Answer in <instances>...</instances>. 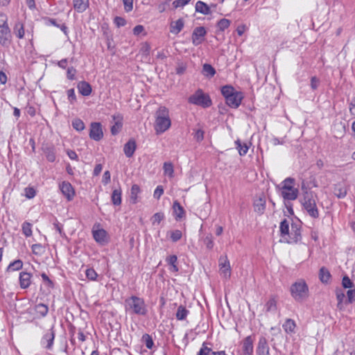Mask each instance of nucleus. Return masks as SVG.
Returning <instances> with one entry per match:
<instances>
[{"label": "nucleus", "instance_id": "obj_1", "mask_svg": "<svg viewBox=\"0 0 355 355\" xmlns=\"http://www.w3.org/2000/svg\"><path fill=\"white\" fill-rule=\"evenodd\" d=\"M295 182L294 178H286L277 186L280 189V196L284 200V205L291 215L294 214L291 201L296 200L299 195L298 189L294 187Z\"/></svg>", "mask_w": 355, "mask_h": 355}, {"label": "nucleus", "instance_id": "obj_2", "mask_svg": "<svg viewBox=\"0 0 355 355\" xmlns=\"http://www.w3.org/2000/svg\"><path fill=\"white\" fill-rule=\"evenodd\" d=\"M124 308L125 312L130 315L146 316L148 312L144 299L137 295L127 297L124 301Z\"/></svg>", "mask_w": 355, "mask_h": 355}, {"label": "nucleus", "instance_id": "obj_3", "mask_svg": "<svg viewBox=\"0 0 355 355\" xmlns=\"http://www.w3.org/2000/svg\"><path fill=\"white\" fill-rule=\"evenodd\" d=\"M302 190L303 191V196L300 202L304 209L311 217L318 218L319 217V211L316 205V196L313 191L307 190L304 182L302 185Z\"/></svg>", "mask_w": 355, "mask_h": 355}, {"label": "nucleus", "instance_id": "obj_4", "mask_svg": "<svg viewBox=\"0 0 355 355\" xmlns=\"http://www.w3.org/2000/svg\"><path fill=\"white\" fill-rule=\"evenodd\" d=\"M171 125L168 109L165 106H160L155 112V130L157 134L164 132Z\"/></svg>", "mask_w": 355, "mask_h": 355}, {"label": "nucleus", "instance_id": "obj_5", "mask_svg": "<svg viewBox=\"0 0 355 355\" xmlns=\"http://www.w3.org/2000/svg\"><path fill=\"white\" fill-rule=\"evenodd\" d=\"M221 93L225 98L227 105L232 108H237L243 98V93L236 91L232 85L222 87Z\"/></svg>", "mask_w": 355, "mask_h": 355}, {"label": "nucleus", "instance_id": "obj_6", "mask_svg": "<svg viewBox=\"0 0 355 355\" xmlns=\"http://www.w3.org/2000/svg\"><path fill=\"white\" fill-rule=\"evenodd\" d=\"M290 291L293 299L299 302H303L309 296V287L303 279H299L293 283Z\"/></svg>", "mask_w": 355, "mask_h": 355}, {"label": "nucleus", "instance_id": "obj_7", "mask_svg": "<svg viewBox=\"0 0 355 355\" xmlns=\"http://www.w3.org/2000/svg\"><path fill=\"white\" fill-rule=\"evenodd\" d=\"M190 104L200 106L206 108L211 105V100L208 94H206L200 89H198L193 94L188 98Z\"/></svg>", "mask_w": 355, "mask_h": 355}, {"label": "nucleus", "instance_id": "obj_8", "mask_svg": "<svg viewBox=\"0 0 355 355\" xmlns=\"http://www.w3.org/2000/svg\"><path fill=\"white\" fill-rule=\"evenodd\" d=\"M207 34V31L204 26H197L193 29L191 35L192 44L194 46H198L201 44L204 40L205 37Z\"/></svg>", "mask_w": 355, "mask_h": 355}, {"label": "nucleus", "instance_id": "obj_9", "mask_svg": "<svg viewBox=\"0 0 355 355\" xmlns=\"http://www.w3.org/2000/svg\"><path fill=\"white\" fill-rule=\"evenodd\" d=\"M95 225L92 229V236L95 241L101 245H104L108 242L107 233L103 228H98L95 230ZM100 225H97L99 227Z\"/></svg>", "mask_w": 355, "mask_h": 355}, {"label": "nucleus", "instance_id": "obj_10", "mask_svg": "<svg viewBox=\"0 0 355 355\" xmlns=\"http://www.w3.org/2000/svg\"><path fill=\"white\" fill-rule=\"evenodd\" d=\"M55 333L53 327L47 330L41 339V345L46 349L50 350L53 348Z\"/></svg>", "mask_w": 355, "mask_h": 355}, {"label": "nucleus", "instance_id": "obj_11", "mask_svg": "<svg viewBox=\"0 0 355 355\" xmlns=\"http://www.w3.org/2000/svg\"><path fill=\"white\" fill-rule=\"evenodd\" d=\"M59 189L68 201H71L75 196V190L71 183L63 181L59 184Z\"/></svg>", "mask_w": 355, "mask_h": 355}, {"label": "nucleus", "instance_id": "obj_12", "mask_svg": "<svg viewBox=\"0 0 355 355\" xmlns=\"http://www.w3.org/2000/svg\"><path fill=\"white\" fill-rule=\"evenodd\" d=\"M301 239V227L297 223H292L288 238H286L288 243H297Z\"/></svg>", "mask_w": 355, "mask_h": 355}, {"label": "nucleus", "instance_id": "obj_13", "mask_svg": "<svg viewBox=\"0 0 355 355\" xmlns=\"http://www.w3.org/2000/svg\"><path fill=\"white\" fill-rule=\"evenodd\" d=\"M103 137L101 124L93 122L90 125L89 137L94 141H100Z\"/></svg>", "mask_w": 355, "mask_h": 355}, {"label": "nucleus", "instance_id": "obj_14", "mask_svg": "<svg viewBox=\"0 0 355 355\" xmlns=\"http://www.w3.org/2000/svg\"><path fill=\"white\" fill-rule=\"evenodd\" d=\"M219 266L220 273L225 278H230L231 275V270L230 262L227 259V256L221 257L219 259Z\"/></svg>", "mask_w": 355, "mask_h": 355}, {"label": "nucleus", "instance_id": "obj_15", "mask_svg": "<svg viewBox=\"0 0 355 355\" xmlns=\"http://www.w3.org/2000/svg\"><path fill=\"white\" fill-rule=\"evenodd\" d=\"M10 30L9 26L0 27V44L2 46H8L10 43Z\"/></svg>", "mask_w": 355, "mask_h": 355}, {"label": "nucleus", "instance_id": "obj_16", "mask_svg": "<svg viewBox=\"0 0 355 355\" xmlns=\"http://www.w3.org/2000/svg\"><path fill=\"white\" fill-rule=\"evenodd\" d=\"M254 338L248 336L242 342L243 355H252Z\"/></svg>", "mask_w": 355, "mask_h": 355}, {"label": "nucleus", "instance_id": "obj_17", "mask_svg": "<svg viewBox=\"0 0 355 355\" xmlns=\"http://www.w3.org/2000/svg\"><path fill=\"white\" fill-rule=\"evenodd\" d=\"M254 210L259 214H263L266 209V199L264 196H259L254 201Z\"/></svg>", "mask_w": 355, "mask_h": 355}, {"label": "nucleus", "instance_id": "obj_18", "mask_svg": "<svg viewBox=\"0 0 355 355\" xmlns=\"http://www.w3.org/2000/svg\"><path fill=\"white\" fill-rule=\"evenodd\" d=\"M137 145L135 139H130L123 147V152L125 156L128 158L132 157L136 150Z\"/></svg>", "mask_w": 355, "mask_h": 355}, {"label": "nucleus", "instance_id": "obj_19", "mask_svg": "<svg viewBox=\"0 0 355 355\" xmlns=\"http://www.w3.org/2000/svg\"><path fill=\"white\" fill-rule=\"evenodd\" d=\"M19 284L20 287L26 289L29 287L31 284V275L29 272H21L19 274Z\"/></svg>", "mask_w": 355, "mask_h": 355}, {"label": "nucleus", "instance_id": "obj_20", "mask_svg": "<svg viewBox=\"0 0 355 355\" xmlns=\"http://www.w3.org/2000/svg\"><path fill=\"white\" fill-rule=\"evenodd\" d=\"M257 355H270L269 347L265 338H261L258 343L257 349Z\"/></svg>", "mask_w": 355, "mask_h": 355}, {"label": "nucleus", "instance_id": "obj_21", "mask_svg": "<svg viewBox=\"0 0 355 355\" xmlns=\"http://www.w3.org/2000/svg\"><path fill=\"white\" fill-rule=\"evenodd\" d=\"M42 150L46 155L47 160L53 162L55 160V148L52 145H46L42 147Z\"/></svg>", "mask_w": 355, "mask_h": 355}, {"label": "nucleus", "instance_id": "obj_22", "mask_svg": "<svg viewBox=\"0 0 355 355\" xmlns=\"http://www.w3.org/2000/svg\"><path fill=\"white\" fill-rule=\"evenodd\" d=\"M78 92L85 96H89L92 92V86L86 81H80L77 85Z\"/></svg>", "mask_w": 355, "mask_h": 355}, {"label": "nucleus", "instance_id": "obj_23", "mask_svg": "<svg viewBox=\"0 0 355 355\" xmlns=\"http://www.w3.org/2000/svg\"><path fill=\"white\" fill-rule=\"evenodd\" d=\"M184 21L182 19H179L175 21H172L170 24V31L173 34H178L184 28Z\"/></svg>", "mask_w": 355, "mask_h": 355}, {"label": "nucleus", "instance_id": "obj_24", "mask_svg": "<svg viewBox=\"0 0 355 355\" xmlns=\"http://www.w3.org/2000/svg\"><path fill=\"white\" fill-rule=\"evenodd\" d=\"M195 8L196 12L202 15H207L211 13L209 6L202 1H198L196 2Z\"/></svg>", "mask_w": 355, "mask_h": 355}, {"label": "nucleus", "instance_id": "obj_25", "mask_svg": "<svg viewBox=\"0 0 355 355\" xmlns=\"http://www.w3.org/2000/svg\"><path fill=\"white\" fill-rule=\"evenodd\" d=\"M280 236L286 241V238H288L290 235L289 222L286 219H284L279 225Z\"/></svg>", "mask_w": 355, "mask_h": 355}, {"label": "nucleus", "instance_id": "obj_26", "mask_svg": "<svg viewBox=\"0 0 355 355\" xmlns=\"http://www.w3.org/2000/svg\"><path fill=\"white\" fill-rule=\"evenodd\" d=\"M173 209L177 220H180L184 217L185 214L184 209L177 200L173 202Z\"/></svg>", "mask_w": 355, "mask_h": 355}, {"label": "nucleus", "instance_id": "obj_27", "mask_svg": "<svg viewBox=\"0 0 355 355\" xmlns=\"http://www.w3.org/2000/svg\"><path fill=\"white\" fill-rule=\"evenodd\" d=\"M205 345V343L202 344V347L198 353V355H226L225 351L214 352L211 348L207 347Z\"/></svg>", "mask_w": 355, "mask_h": 355}, {"label": "nucleus", "instance_id": "obj_28", "mask_svg": "<svg viewBox=\"0 0 355 355\" xmlns=\"http://www.w3.org/2000/svg\"><path fill=\"white\" fill-rule=\"evenodd\" d=\"M89 6V0H73V8L78 12H84Z\"/></svg>", "mask_w": 355, "mask_h": 355}, {"label": "nucleus", "instance_id": "obj_29", "mask_svg": "<svg viewBox=\"0 0 355 355\" xmlns=\"http://www.w3.org/2000/svg\"><path fill=\"white\" fill-rule=\"evenodd\" d=\"M121 194L122 191L120 187L119 189H115L112 191L111 200L114 205L119 206L121 204Z\"/></svg>", "mask_w": 355, "mask_h": 355}, {"label": "nucleus", "instance_id": "obj_30", "mask_svg": "<svg viewBox=\"0 0 355 355\" xmlns=\"http://www.w3.org/2000/svg\"><path fill=\"white\" fill-rule=\"evenodd\" d=\"M334 193L338 198H343L347 194V189L343 184H337L334 186Z\"/></svg>", "mask_w": 355, "mask_h": 355}, {"label": "nucleus", "instance_id": "obj_31", "mask_svg": "<svg viewBox=\"0 0 355 355\" xmlns=\"http://www.w3.org/2000/svg\"><path fill=\"white\" fill-rule=\"evenodd\" d=\"M216 73V69L211 64L207 63L203 64L202 73L207 78H212L214 76Z\"/></svg>", "mask_w": 355, "mask_h": 355}, {"label": "nucleus", "instance_id": "obj_32", "mask_svg": "<svg viewBox=\"0 0 355 355\" xmlns=\"http://www.w3.org/2000/svg\"><path fill=\"white\" fill-rule=\"evenodd\" d=\"M35 311L37 314L40 315V317L44 318L45 317L49 312V307L47 305L40 303L35 306Z\"/></svg>", "mask_w": 355, "mask_h": 355}, {"label": "nucleus", "instance_id": "obj_33", "mask_svg": "<svg viewBox=\"0 0 355 355\" xmlns=\"http://www.w3.org/2000/svg\"><path fill=\"white\" fill-rule=\"evenodd\" d=\"M283 329L287 334H292L295 332L296 327L295 322L292 319H287L283 324Z\"/></svg>", "mask_w": 355, "mask_h": 355}, {"label": "nucleus", "instance_id": "obj_34", "mask_svg": "<svg viewBox=\"0 0 355 355\" xmlns=\"http://www.w3.org/2000/svg\"><path fill=\"white\" fill-rule=\"evenodd\" d=\"M140 188L137 184H133L130 190V201L132 204L138 202V195L140 193Z\"/></svg>", "mask_w": 355, "mask_h": 355}, {"label": "nucleus", "instance_id": "obj_35", "mask_svg": "<svg viewBox=\"0 0 355 355\" xmlns=\"http://www.w3.org/2000/svg\"><path fill=\"white\" fill-rule=\"evenodd\" d=\"M236 148L239 151V153L241 156L245 155L249 149L248 146L245 143H241L239 139H237L235 141Z\"/></svg>", "mask_w": 355, "mask_h": 355}, {"label": "nucleus", "instance_id": "obj_36", "mask_svg": "<svg viewBox=\"0 0 355 355\" xmlns=\"http://www.w3.org/2000/svg\"><path fill=\"white\" fill-rule=\"evenodd\" d=\"M189 313V311L186 309V307L181 305L178 308V310H177V312L175 314L176 318L178 320H185L186 318L187 317Z\"/></svg>", "mask_w": 355, "mask_h": 355}, {"label": "nucleus", "instance_id": "obj_37", "mask_svg": "<svg viewBox=\"0 0 355 355\" xmlns=\"http://www.w3.org/2000/svg\"><path fill=\"white\" fill-rule=\"evenodd\" d=\"M13 31L14 33L18 38L22 39L24 37L25 32L24 27L22 23H21L20 21L17 22L15 25Z\"/></svg>", "mask_w": 355, "mask_h": 355}, {"label": "nucleus", "instance_id": "obj_38", "mask_svg": "<svg viewBox=\"0 0 355 355\" xmlns=\"http://www.w3.org/2000/svg\"><path fill=\"white\" fill-rule=\"evenodd\" d=\"M319 275L320 281L323 283H327L331 277L329 271L324 267L320 268Z\"/></svg>", "mask_w": 355, "mask_h": 355}, {"label": "nucleus", "instance_id": "obj_39", "mask_svg": "<svg viewBox=\"0 0 355 355\" xmlns=\"http://www.w3.org/2000/svg\"><path fill=\"white\" fill-rule=\"evenodd\" d=\"M23 267V262L20 259L11 262L7 268V271L19 270Z\"/></svg>", "mask_w": 355, "mask_h": 355}, {"label": "nucleus", "instance_id": "obj_40", "mask_svg": "<svg viewBox=\"0 0 355 355\" xmlns=\"http://www.w3.org/2000/svg\"><path fill=\"white\" fill-rule=\"evenodd\" d=\"M164 173L170 178L173 177L174 169L172 163L164 162L163 166Z\"/></svg>", "mask_w": 355, "mask_h": 355}, {"label": "nucleus", "instance_id": "obj_41", "mask_svg": "<svg viewBox=\"0 0 355 355\" xmlns=\"http://www.w3.org/2000/svg\"><path fill=\"white\" fill-rule=\"evenodd\" d=\"M166 261L168 265H170L172 267V270L174 272L178 271V268L176 265V263L178 261V257L176 255H171L168 257L166 259Z\"/></svg>", "mask_w": 355, "mask_h": 355}, {"label": "nucleus", "instance_id": "obj_42", "mask_svg": "<svg viewBox=\"0 0 355 355\" xmlns=\"http://www.w3.org/2000/svg\"><path fill=\"white\" fill-rule=\"evenodd\" d=\"M141 341L145 344L146 347L149 349H151L154 345V342L153 340L152 337L148 334H145L142 336Z\"/></svg>", "mask_w": 355, "mask_h": 355}, {"label": "nucleus", "instance_id": "obj_43", "mask_svg": "<svg viewBox=\"0 0 355 355\" xmlns=\"http://www.w3.org/2000/svg\"><path fill=\"white\" fill-rule=\"evenodd\" d=\"M71 125L72 127L77 131H82L85 128L84 122L80 119H73L72 121Z\"/></svg>", "mask_w": 355, "mask_h": 355}, {"label": "nucleus", "instance_id": "obj_44", "mask_svg": "<svg viewBox=\"0 0 355 355\" xmlns=\"http://www.w3.org/2000/svg\"><path fill=\"white\" fill-rule=\"evenodd\" d=\"M231 24L230 20L227 19H221L217 23V27L220 31H224Z\"/></svg>", "mask_w": 355, "mask_h": 355}, {"label": "nucleus", "instance_id": "obj_45", "mask_svg": "<svg viewBox=\"0 0 355 355\" xmlns=\"http://www.w3.org/2000/svg\"><path fill=\"white\" fill-rule=\"evenodd\" d=\"M22 232L26 237L31 236L32 235V225L28 222H24L22 224Z\"/></svg>", "mask_w": 355, "mask_h": 355}, {"label": "nucleus", "instance_id": "obj_46", "mask_svg": "<svg viewBox=\"0 0 355 355\" xmlns=\"http://www.w3.org/2000/svg\"><path fill=\"white\" fill-rule=\"evenodd\" d=\"M87 278L90 281H96L98 277L97 272L92 268H87L85 271Z\"/></svg>", "mask_w": 355, "mask_h": 355}, {"label": "nucleus", "instance_id": "obj_47", "mask_svg": "<svg viewBox=\"0 0 355 355\" xmlns=\"http://www.w3.org/2000/svg\"><path fill=\"white\" fill-rule=\"evenodd\" d=\"M171 239L173 242H177L181 239L182 236V232L179 230H175L169 232Z\"/></svg>", "mask_w": 355, "mask_h": 355}, {"label": "nucleus", "instance_id": "obj_48", "mask_svg": "<svg viewBox=\"0 0 355 355\" xmlns=\"http://www.w3.org/2000/svg\"><path fill=\"white\" fill-rule=\"evenodd\" d=\"M164 218V214L162 212L155 213L151 218L153 225L159 224Z\"/></svg>", "mask_w": 355, "mask_h": 355}, {"label": "nucleus", "instance_id": "obj_49", "mask_svg": "<svg viewBox=\"0 0 355 355\" xmlns=\"http://www.w3.org/2000/svg\"><path fill=\"white\" fill-rule=\"evenodd\" d=\"M345 297V295L341 290L336 291V299L338 300V308L342 309V303Z\"/></svg>", "mask_w": 355, "mask_h": 355}, {"label": "nucleus", "instance_id": "obj_50", "mask_svg": "<svg viewBox=\"0 0 355 355\" xmlns=\"http://www.w3.org/2000/svg\"><path fill=\"white\" fill-rule=\"evenodd\" d=\"M266 311H274L276 310V307H277V303H276V301L274 298H271L270 299L266 304Z\"/></svg>", "mask_w": 355, "mask_h": 355}, {"label": "nucleus", "instance_id": "obj_51", "mask_svg": "<svg viewBox=\"0 0 355 355\" xmlns=\"http://www.w3.org/2000/svg\"><path fill=\"white\" fill-rule=\"evenodd\" d=\"M187 68V66L184 62H179L175 69V72L178 75H182L184 73Z\"/></svg>", "mask_w": 355, "mask_h": 355}, {"label": "nucleus", "instance_id": "obj_52", "mask_svg": "<svg viewBox=\"0 0 355 355\" xmlns=\"http://www.w3.org/2000/svg\"><path fill=\"white\" fill-rule=\"evenodd\" d=\"M204 244L206 245V247L208 249H212L214 247V241H213V236L211 234H209L205 236L204 239Z\"/></svg>", "mask_w": 355, "mask_h": 355}, {"label": "nucleus", "instance_id": "obj_53", "mask_svg": "<svg viewBox=\"0 0 355 355\" xmlns=\"http://www.w3.org/2000/svg\"><path fill=\"white\" fill-rule=\"evenodd\" d=\"M342 285L345 288H351L354 286L353 282L347 275L343 277L342 280Z\"/></svg>", "mask_w": 355, "mask_h": 355}, {"label": "nucleus", "instance_id": "obj_54", "mask_svg": "<svg viewBox=\"0 0 355 355\" xmlns=\"http://www.w3.org/2000/svg\"><path fill=\"white\" fill-rule=\"evenodd\" d=\"M76 69L73 67H69L67 71V77L69 80H73L76 78Z\"/></svg>", "mask_w": 355, "mask_h": 355}, {"label": "nucleus", "instance_id": "obj_55", "mask_svg": "<svg viewBox=\"0 0 355 355\" xmlns=\"http://www.w3.org/2000/svg\"><path fill=\"white\" fill-rule=\"evenodd\" d=\"M347 302L349 304L352 303L355 301V289L348 290L347 292Z\"/></svg>", "mask_w": 355, "mask_h": 355}, {"label": "nucleus", "instance_id": "obj_56", "mask_svg": "<svg viewBox=\"0 0 355 355\" xmlns=\"http://www.w3.org/2000/svg\"><path fill=\"white\" fill-rule=\"evenodd\" d=\"M124 10L126 12H130L133 9V0H123Z\"/></svg>", "mask_w": 355, "mask_h": 355}, {"label": "nucleus", "instance_id": "obj_57", "mask_svg": "<svg viewBox=\"0 0 355 355\" xmlns=\"http://www.w3.org/2000/svg\"><path fill=\"white\" fill-rule=\"evenodd\" d=\"M36 193L33 187H27L25 189V196L27 198L31 199L35 197Z\"/></svg>", "mask_w": 355, "mask_h": 355}, {"label": "nucleus", "instance_id": "obj_58", "mask_svg": "<svg viewBox=\"0 0 355 355\" xmlns=\"http://www.w3.org/2000/svg\"><path fill=\"white\" fill-rule=\"evenodd\" d=\"M67 96L71 103H73L76 101L74 89L72 88L67 90Z\"/></svg>", "mask_w": 355, "mask_h": 355}, {"label": "nucleus", "instance_id": "obj_59", "mask_svg": "<svg viewBox=\"0 0 355 355\" xmlns=\"http://www.w3.org/2000/svg\"><path fill=\"white\" fill-rule=\"evenodd\" d=\"M31 248H32L33 253L35 254H40L43 251L42 245L41 244H39V243L33 244L32 245Z\"/></svg>", "mask_w": 355, "mask_h": 355}, {"label": "nucleus", "instance_id": "obj_60", "mask_svg": "<svg viewBox=\"0 0 355 355\" xmlns=\"http://www.w3.org/2000/svg\"><path fill=\"white\" fill-rule=\"evenodd\" d=\"M123 125L114 123L111 127V133L112 135H117L121 130Z\"/></svg>", "mask_w": 355, "mask_h": 355}, {"label": "nucleus", "instance_id": "obj_61", "mask_svg": "<svg viewBox=\"0 0 355 355\" xmlns=\"http://www.w3.org/2000/svg\"><path fill=\"white\" fill-rule=\"evenodd\" d=\"M164 193V189L162 186H157L155 189L153 196L156 199H159L162 195Z\"/></svg>", "mask_w": 355, "mask_h": 355}, {"label": "nucleus", "instance_id": "obj_62", "mask_svg": "<svg viewBox=\"0 0 355 355\" xmlns=\"http://www.w3.org/2000/svg\"><path fill=\"white\" fill-rule=\"evenodd\" d=\"M194 138L197 141H201L204 139V131L201 129H198L195 132Z\"/></svg>", "mask_w": 355, "mask_h": 355}, {"label": "nucleus", "instance_id": "obj_63", "mask_svg": "<svg viewBox=\"0 0 355 355\" xmlns=\"http://www.w3.org/2000/svg\"><path fill=\"white\" fill-rule=\"evenodd\" d=\"M114 23L117 27H121V26H123L126 24V21L123 17H116L114 18Z\"/></svg>", "mask_w": 355, "mask_h": 355}, {"label": "nucleus", "instance_id": "obj_64", "mask_svg": "<svg viewBox=\"0 0 355 355\" xmlns=\"http://www.w3.org/2000/svg\"><path fill=\"white\" fill-rule=\"evenodd\" d=\"M320 84V80L315 77L313 76L311 79V87L312 89L315 90L316 89Z\"/></svg>", "mask_w": 355, "mask_h": 355}]
</instances>
